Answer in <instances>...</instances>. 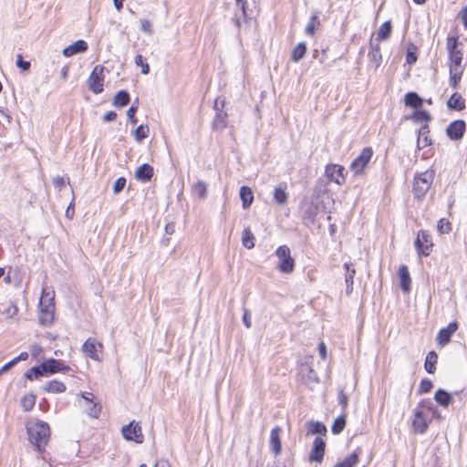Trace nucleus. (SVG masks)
I'll use <instances>...</instances> for the list:
<instances>
[{"label": "nucleus", "mask_w": 467, "mask_h": 467, "mask_svg": "<svg viewBox=\"0 0 467 467\" xmlns=\"http://www.w3.org/2000/svg\"><path fill=\"white\" fill-rule=\"evenodd\" d=\"M26 432L30 443L36 447V451L39 452L45 451L50 438L49 425L42 420L28 423Z\"/></svg>", "instance_id": "obj_1"}, {"label": "nucleus", "mask_w": 467, "mask_h": 467, "mask_svg": "<svg viewBox=\"0 0 467 467\" xmlns=\"http://www.w3.org/2000/svg\"><path fill=\"white\" fill-rule=\"evenodd\" d=\"M54 291H47V288L42 289V295L39 301V322L42 325L48 326L54 320Z\"/></svg>", "instance_id": "obj_2"}, {"label": "nucleus", "mask_w": 467, "mask_h": 467, "mask_svg": "<svg viewBox=\"0 0 467 467\" xmlns=\"http://www.w3.org/2000/svg\"><path fill=\"white\" fill-rule=\"evenodd\" d=\"M434 176L435 171L433 170H426L415 175L413 192L417 199H421L425 196L433 182Z\"/></svg>", "instance_id": "obj_3"}, {"label": "nucleus", "mask_w": 467, "mask_h": 467, "mask_svg": "<svg viewBox=\"0 0 467 467\" xmlns=\"http://www.w3.org/2000/svg\"><path fill=\"white\" fill-rule=\"evenodd\" d=\"M462 46L459 42V37L455 36H449L446 41V48L449 53V67H462V62L463 58L462 49L460 47Z\"/></svg>", "instance_id": "obj_4"}, {"label": "nucleus", "mask_w": 467, "mask_h": 467, "mask_svg": "<svg viewBox=\"0 0 467 467\" xmlns=\"http://www.w3.org/2000/svg\"><path fill=\"white\" fill-rule=\"evenodd\" d=\"M279 259L278 269L282 273H291L295 268V261L291 257V252L287 245H281L275 251Z\"/></svg>", "instance_id": "obj_5"}, {"label": "nucleus", "mask_w": 467, "mask_h": 467, "mask_svg": "<svg viewBox=\"0 0 467 467\" xmlns=\"http://www.w3.org/2000/svg\"><path fill=\"white\" fill-rule=\"evenodd\" d=\"M415 249L420 256H429L432 252L431 236L428 231L420 230L414 243Z\"/></svg>", "instance_id": "obj_6"}, {"label": "nucleus", "mask_w": 467, "mask_h": 467, "mask_svg": "<svg viewBox=\"0 0 467 467\" xmlns=\"http://www.w3.org/2000/svg\"><path fill=\"white\" fill-rule=\"evenodd\" d=\"M105 67L101 65H97L88 78V88L95 94H99L103 91V72Z\"/></svg>", "instance_id": "obj_7"}, {"label": "nucleus", "mask_w": 467, "mask_h": 467, "mask_svg": "<svg viewBox=\"0 0 467 467\" xmlns=\"http://www.w3.org/2000/svg\"><path fill=\"white\" fill-rule=\"evenodd\" d=\"M373 151L371 148H364L361 153L351 162L350 170L354 172L355 175L361 174L364 169L368 164Z\"/></svg>", "instance_id": "obj_8"}, {"label": "nucleus", "mask_w": 467, "mask_h": 467, "mask_svg": "<svg viewBox=\"0 0 467 467\" xmlns=\"http://www.w3.org/2000/svg\"><path fill=\"white\" fill-rule=\"evenodd\" d=\"M83 400L82 407L85 409V412L92 417L98 419L101 411V407L98 402L94 401V395L90 392L81 393Z\"/></svg>", "instance_id": "obj_9"}, {"label": "nucleus", "mask_w": 467, "mask_h": 467, "mask_svg": "<svg viewBox=\"0 0 467 467\" xmlns=\"http://www.w3.org/2000/svg\"><path fill=\"white\" fill-rule=\"evenodd\" d=\"M123 437L128 441H133L137 443L143 441V434L140 426L138 423L131 421L121 429Z\"/></svg>", "instance_id": "obj_10"}, {"label": "nucleus", "mask_w": 467, "mask_h": 467, "mask_svg": "<svg viewBox=\"0 0 467 467\" xmlns=\"http://www.w3.org/2000/svg\"><path fill=\"white\" fill-rule=\"evenodd\" d=\"M326 441L321 437H317L312 445L308 461L310 462L321 463L324 459Z\"/></svg>", "instance_id": "obj_11"}, {"label": "nucleus", "mask_w": 467, "mask_h": 467, "mask_svg": "<svg viewBox=\"0 0 467 467\" xmlns=\"http://www.w3.org/2000/svg\"><path fill=\"white\" fill-rule=\"evenodd\" d=\"M344 170V167L341 165L328 164L326 166L325 174L330 182L342 185L345 182Z\"/></svg>", "instance_id": "obj_12"}, {"label": "nucleus", "mask_w": 467, "mask_h": 467, "mask_svg": "<svg viewBox=\"0 0 467 467\" xmlns=\"http://www.w3.org/2000/svg\"><path fill=\"white\" fill-rule=\"evenodd\" d=\"M431 420H428L422 410L416 409L412 420V428L414 432L423 434L428 430Z\"/></svg>", "instance_id": "obj_13"}, {"label": "nucleus", "mask_w": 467, "mask_h": 467, "mask_svg": "<svg viewBox=\"0 0 467 467\" xmlns=\"http://www.w3.org/2000/svg\"><path fill=\"white\" fill-rule=\"evenodd\" d=\"M465 129L466 124L464 120L457 119L449 124L446 133L451 140H459L463 137Z\"/></svg>", "instance_id": "obj_14"}, {"label": "nucleus", "mask_w": 467, "mask_h": 467, "mask_svg": "<svg viewBox=\"0 0 467 467\" xmlns=\"http://www.w3.org/2000/svg\"><path fill=\"white\" fill-rule=\"evenodd\" d=\"M41 365L42 370L45 372V375H51L57 372H66L70 369L69 367L64 365L61 360L55 358L47 359Z\"/></svg>", "instance_id": "obj_15"}, {"label": "nucleus", "mask_w": 467, "mask_h": 467, "mask_svg": "<svg viewBox=\"0 0 467 467\" xmlns=\"http://www.w3.org/2000/svg\"><path fill=\"white\" fill-rule=\"evenodd\" d=\"M103 346L99 343L95 338H88L82 346V351L93 360H99L98 352L101 351Z\"/></svg>", "instance_id": "obj_16"}, {"label": "nucleus", "mask_w": 467, "mask_h": 467, "mask_svg": "<svg viewBox=\"0 0 467 467\" xmlns=\"http://www.w3.org/2000/svg\"><path fill=\"white\" fill-rule=\"evenodd\" d=\"M458 329L457 322L450 323L446 327L441 328L436 337L437 343L441 346H445L451 341V336Z\"/></svg>", "instance_id": "obj_17"}, {"label": "nucleus", "mask_w": 467, "mask_h": 467, "mask_svg": "<svg viewBox=\"0 0 467 467\" xmlns=\"http://www.w3.org/2000/svg\"><path fill=\"white\" fill-rule=\"evenodd\" d=\"M287 185L285 182L279 183L274 189L273 200L279 206H285L288 202Z\"/></svg>", "instance_id": "obj_18"}, {"label": "nucleus", "mask_w": 467, "mask_h": 467, "mask_svg": "<svg viewBox=\"0 0 467 467\" xmlns=\"http://www.w3.org/2000/svg\"><path fill=\"white\" fill-rule=\"evenodd\" d=\"M88 47L87 42L80 39V40L76 41L72 45H69L67 47H65L62 51V54L65 57H72L74 55L87 51Z\"/></svg>", "instance_id": "obj_19"}, {"label": "nucleus", "mask_w": 467, "mask_h": 467, "mask_svg": "<svg viewBox=\"0 0 467 467\" xmlns=\"http://www.w3.org/2000/svg\"><path fill=\"white\" fill-rule=\"evenodd\" d=\"M282 431V429L279 426H275L271 431L270 435V448L272 451L278 455L281 452V440H280V433Z\"/></svg>", "instance_id": "obj_20"}, {"label": "nucleus", "mask_w": 467, "mask_h": 467, "mask_svg": "<svg viewBox=\"0 0 467 467\" xmlns=\"http://www.w3.org/2000/svg\"><path fill=\"white\" fill-rule=\"evenodd\" d=\"M153 176V168L148 164L144 163L139 166L135 172V178L142 182H146L150 181Z\"/></svg>", "instance_id": "obj_21"}, {"label": "nucleus", "mask_w": 467, "mask_h": 467, "mask_svg": "<svg viewBox=\"0 0 467 467\" xmlns=\"http://www.w3.org/2000/svg\"><path fill=\"white\" fill-rule=\"evenodd\" d=\"M399 275L400 278V288L404 292H410V275L407 265H402L399 268Z\"/></svg>", "instance_id": "obj_22"}, {"label": "nucleus", "mask_w": 467, "mask_h": 467, "mask_svg": "<svg viewBox=\"0 0 467 467\" xmlns=\"http://www.w3.org/2000/svg\"><path fill=\"white\" fill-rule=\"evenodd\" d=\"M43 391L47 393L59 394L66 391V385L58 380H50L42 387Z\"/></svg>", "instance_id": "obj_23"}, {"label": "nucleus", "mask_w": 467, "mask_h": 467, "mask_svg": "<svg viewBox=\"0 0 467 467\" xmlns=\"http://www.w3.org/2000/svg\"><path fill=\"white\" fill-rule=\"evenodd\" d=\"M352 264L345 263L344 267L347 270L346 275H345V282H346V292L348 295L351 294L353 291V284H354V277L356 275L355 268L351 267Z\"/></svg>", "instance_id": "obj_24"}, {"label": "nucleus", "mask_w": 467, "mask_h": 467, "mask_svg": "<svg viewBox=\"0 0 467 467\" xmlns=\"http://www.w3.org/2000/svg\"><path fill=\"white\" fill-rule=\"evenodd\" d=\"M405 105L419 109L422 107L423 99L416 92H409L404 98Z\"/></svg>", "instance_id": "obj_25"}, {"label": "nucleus", "mask_w": 467, "mask_h": 467, "mask_svg": "<svg viewBox=\"0 0 467 467\" xmlns=\"http://www.w3.org/2000/svg\"><path fill=\"white\" fill-rule=\"evenodd\" d=\"M447 106L451 109L461 111L465 109V102L462 95L456 92L450 97Z\"/></svg>", "instance_id": "obj_26"}, {"label": "nucleus", "mask_w": 467, "mask_h": 467, "mask_svg": "<svg viewBox=\"0 0 467 467\" xmlns=\"http://www.w3.org/2000/svg\"><path fill=\"white\" fill-rule=\"evenodd\" d=\"M240 199L244 209H248L251 206L254 201V193L250 187L242 186L240 188Z\"/></svg>", "instance_id": "obj_27"}, {"label": "nucleus", "mask_w": 467, "mask_h": 467, "mask_svg": "<svg viewBox=\"0 0 467 467\" xmlns=\"http://www.w3.org/2000/svg\"><path fill=\"white\" fill-rule=\"evenodd\" d=\"M434 400L438 404L444 408H447L452 402L451 395L442 389H439L435 392Z\"/></svg>", "instance_id": "obj_28"}, {"label": "nucleus", "mask_w": 467, "mask_h": 467, "mask_svg": "<svg viewBox=\"0 0 467 467\" xmlns=\"http://www.w3.org/2000/svg\"><path fill=\"white\" fill-rule=\"evenodd\" d=\"M306 429L307 433L312 435H326L327 431L326 426L322 422L314 420H310L306 423Z\"/></svg>", "instance_id": "obj_29"}, {"label": "nucleus", "mask_w": 467, "mask_h": 467, "mask_svg": "<svg viewBox=\"0 0 467 467\" xmlns=\"http://www.w3.org/2000/svg\"><path fill=\"white\" fill-rule=\"evenodd\" d=\"M320 25L319 23V12L314 11L311 15L310 20L306 26V35L313 36L315 35L317 27Z\"/></svg>", "instance_id": "obj_30"}, {"label": "nucleus", "mask_w": 467, "mask_h": 467, "mask_svg": "<svg viewBox=\"0 0 467 467\" xmlns=\"http://www.w3.org/2000/svg\"><path fill=\"white\" fill-rule=\"evenodd\" d=\"M391 32H392V26H391L390 21L384 22L380 26V27L379 28V30L377 32L376 40L378 42L387 40L390 36Z\"/></svg>", "instance_id": "obj_31"}, {"label": "nucleus", "mask_w": 467, "mask_h": 467, "mask_svg": "<svg viewBox=\"0 0 467 467\" xmlns=\"http://www.w3.org/2000/svg\"><path fill=\"white\" fill-rule=\"evenodd\" d=\"M438 360V355L435 351H430L425 359L424 368L430 374H433L436 371V364Z\"/></svg>", "instance_id": "obj_32"}, {"label": "nucleus", "mask_w": 467, "mask_h": 467, "mask_svg": "<svg viewBox=\"0 0 467 467\" xmlns=\"http://www.w3.org/2000/svg\"><path fill=\"white\" fill-rule=\"evenodd\" d=\"M370 49L368 51V57L371 61H373L376 64V67H379L381 62V53H380V47L379 45L374 44L372 39L369 42Z\"/></svg>", "instance_id": "obj_33"}, {"label": "nucleus", "mask_w": 467, "mask_h": 467, "mask_svg": "<svg viewBox=\"0 0 467 467\" xmlns=\"http://www.w3.org/2000/svg\"><path fill=\"white\" fill-rule=\"evenodd\" d=\"M429 132L430 130L428 125H424L419 130L418 147L420 149L431 144V140L428 137Z\"/></svg>", "instance_id": "obj_34"}, {"label": "nucleus", "mask_w": 467, "mask_h": 467, "mask_svg": "<svg viewBox=\"0 0 467 467\" xmlns=\"http://www.w3.org/2000/svg\"><path fill=\"white\" fill-rule=\"evenodd\" d=\"M130 99V94L126 90H119L114 96L113 105L123 108L129 104Z\"/></svg>", "instance_id": "obj_35"}, {"label": "nucleus", "mask_w": 467, "mask_h": 467, "mask_svg": "<svg viewBox=\"0 0 467 467\" xmlns=\"http://www.w3.org/2000/svg\"><path fill=\"white\" fill-rule=\"evenodd\" d=\"M450 68V85L457 88L462 75V67H449Z\"/></svg>", "instance_id": "obj_36"}, {"label": "nucleus", "mask_w": 467, "mask_h": 467, "mask_svg": "<svg viewBox=\"0 0 467 467\" xmlns=\"http://www.w3.org/2000/svg\"><path fill=\"white\" fill-rule=\"evenodd\" d=\"M254 236L249 227L245 228L242 233V244L247 249L254 247Z\"/></svg>", "instance_id": "obj_37"}, {"label": "nucleus", "mask_w": 467, "mask_h": 467, "mask_svg": "<svg viewBox=\"0 0 467 467\" xmlns=\"http://www.w3.org/2000/svg\"><path fill=\"white\" fill-rule=\"evenodd\" d=\"M306 53V46L304 42H300L296 45V47L292 51L291 59L294 62H298L301 60Z\"/></svg>", "instance_id": "obj_38"}, {"label": "nucleus", "mask_w": 467, "mask_h": 467, "mask_svg": "<svg viewBox=\"0 0 467 467\" xmlns=\"http://www.w3.org/2000/svg\"><path fill=\"white\" fill-rule=\"evenodd\" d=\"M192 192L200 199H205L207 195V184L202 181H198L192 186Z\"/></svg>", "instance_id": "obj_39"}, {"label": "nucleus", "mask_w": 467, "mask_h": 467, "mask_svg": "<svg viewBox=\"0 0 467 467\" xmlns=\"http://www.w3.org/2000/svg\"><path fill=\"white\" fill-rule=\"evenodd\" d=\"M358 462V453L357 451L349 454L344 461L338 462L334 467H354Z\"/></svg>", "instance_id": "obj_40"}, {"label": "nucleus", "mask_w": 467, "mask_h": 467, "mask_svg": "<svg viewBox=\"0 0 467 467\" xmlns=\"http://www.w3.org/2000/svg\"><path fill=\"white\" fill-rule=\"evenodd\" d=\"M36 404V396L33 393H28L21 399V406L26 411L31 410Z\"/></svg>", "instance_id": "obj_41"}, {"label": "nucleus", "mask_w": 467, "mask_h": 467, "mask_svg": "<svg viewBox=\"0 0 467 467\" xmlns=\"http://www.w3.org/2000/svg\"><path fill=\"white\" fill-rule=\"evenodd\" d=\"M226 117L227 114L223 110H220L216 113L214 120L213 122V126L214 129L223 130L226 127Z\"/></svg>", "instance_id": "obj_42"}, {"label": "nucleus", "mask_w": 467, "mask_h": 467, "mask_svg": "<svg viewBox=\"0 0 467 467\" xmlns=\"http://www.w3.org/2000/svg\"><path fill=\"white\" fill-rule=\"evenodd\" d=\"M410 119L416 122H428L431 119V117L428 111L419 109L413 112Z\"/></svg>", "instance_id": "obj_43"}, {"label": "nucleus", "mask_w": 467, "mask_h": 467, "mask_svg": "<svg viewBox=\"0 0 467 467\" xmlns=\"http://www.w3.org/2000/svg\"><path fill=\"white\" fill-rule=\"evenodd\" d=\"M43 376H45V372L42 370V365L35 366L25 373V377L29 380L38 379Z\"/></svg>", "instance_id": "obj_44"}, {"label": "nucleus", "mask_w": 467, "mask_h": 467, "mask_svg": "<svg viewBox=\"0 0 467 467\" xmlns=\"http://www.w3.org/2000/svg\"><path fill=\"white\" fill-rule=\"evenodd\" d=\"M346 426V417L344 415H341L337 417L331 427V431L334 434H339Z\"/></svg>", "instance_id": "obj_45"}, {"label": "nucleus", "mask_w": 467, "mask_h": 467, "mask_svg": "<svg viewBox=\"0 0 467 467\" xmlns=\"http://www.w3.org/2000/svg\"><path fill=\"white\" fill-rule=\"evenodd\" d=\"M149 127L147 125H140L134 130V137L138 142H141L144 139L148 137L149 134Z\"/></svg>", "instance_id": "obj_46"}, {"label": "nucleus", "mask_w": 467, "mask_h": 467, "mask_svg": "<svg viewBox=\"0 0 467 467\" xmlns=\"http://www.w3.org/2000/svg\"><path fill=\"white\" fill-rule=\"evenodd\" d=\"M437 230L440 234H449L451 231V223L444 218L439 220L437 224Z\"/></svg>", "instance_id": "obj_47"}, {"label": "nucleus", "mask_w": 467, "mask_h": 467, "mask_svg": "<svg viewBox=\"0 0 467 467\" xmlns=\"http://www.w3.org/2000/svg\"><path fill=\"white\" fill-rule=\"evenodd\" d=\"M417 409H420V410H422L423 412L426 410V411H431L432 412V414L434 416H437L438 418L440 417L438 414H437V411L436 410L434 409L433 407V404L431 403V400H421L419 404H418V407Z\"/></svg>", "instance_id": "obj_48"}, {"label": "nucleus", "mask_w": 467, "mask_h": 467, "mask_svg": "<svg viewBox=\"0 0 467 467\" xmlns=\"http://www.w3.org/2000/svg\"><path fill=\"white\" fill-rule=\"evenodd\" d=\"M134 61L138 67H141L142 74L146 75L150 72V66L147 62L144 61L143 57L141 55H137L135 57Z\"/></svg>", "instance_id": "obj_49"}, {"label": "nucleus", "mask_w": 467, "mask_h": 467, "mask_svg": "<svg viewBox=\"0 0 467 467\" xmlns=\"http://www.w3.org/2000/svg\"><path fill=\"white\" fill-rule=\"evenodd\" d=\"M433 385H432V382L431 379H423L421 381H420V387H419V389H418V392L420 394H422V393H428L429 391H431V389H432Z\"/></svg>", "instance_id": "obj_50"}, {"label": "nucleus", "mask_w": 467, "mask_h": 467, "mask_svg": "<svg viewBox=\"0 0 467 467\" xmlns=\"http://www.w3.org/2000/svg\"><path fill=\"white\" fill-rule=\"evenodd\" d=\"M18 313V307L16 304L10 303V305L3 311L6 318H14Z\"/></svg>", "instance_id": "obj_51"}, {"label": "nucleus", "mask_w": 467, "mask_h": 467, "mask_svg": "<svg viewBox=\"0 0 467 467\" xmlns=\"http://www.w3.org/2000/svg\"><path fill=\"white\" fill-rule=\"evenodd\" d=\"M125 185H126V179L124 177L118 178L115 181L114 185H113V192L115 194L119 193L124 189Z\"/></svg>", "instance_id": "obj_52"}, {"label": "nucleus", "mask_w": 467, "mask_h": 467, "mask_svg": "<svg viewBox=\"0 0 467 467\" xmlns=\"http://www.w3.org/2000/svg\"><path fill=\"white\" fill-rule=\"evenodd\" d=\"M16 66L20 67L22 70L26 71L30 67L29 61H24L21 54H18L16 57Z\"/></svg>", "instance_id": "obj_53"}, {"label": "nucleus", "mask_w": 467, "mask_h": 467, "mask_svg": "<svg viewBox=\"0 0 467 467\" xmlns=\"http://www.w3.org/2000/svg\"><path fill=\"white\" fill-rule=\"evenodd\" d=\"M140 30L148 35L152 34L151 24L147 19L140 20Z\"/></svg>", "instance_id": "obj_54"}, {"label": "nucleus", "mask_w": 467, "mask_h": 467, "mask_svg": "<svg viewBox=\"0 0 467 467\" xmlns=\"http://www.w3.org/2000/svg\"><path fill=\"white\" fill-rule=\"evenodd\" d=\"M138 107L135 105H132L128 110H127V117L129 118L130 121L133 124L137 122V119L135 117V114L137 112Z\"/></svg>", "instance_id": "obj_55"}, {"label": "nucleus", "mask_w": 467, "mask_h": 467, "mask_svg": "<svg viewBox=\"0 0 467 467\" xmlns=\"http://www.w3.org/2000/svg\"><path fill=\"white\" fill-rule=\"evenodd\" d=\"M338 402L342 406L343 409L348 406V396L345 394L343 389L338 391Z\"/></svg>", "instance_id": "obj_56"}, {"label": "nucleus", "mask_w": 467, "mask_h": 467, "mask_svg": "<svg viewBox=\"0 0 467 467\" xmlns=\"http://www.w3.org/2000/svg\"><path fill=\"white\" fill-rule=\"evenodd\" d=\"M243 322L247 328H250L252 327L250 312L246 308H244V310Z\"/></svg>", "instance_id": "obj_57"}, {"label": "nucleus", "mask_w": 467, "mask_h": 467, "mask_svg": "<svg viewBox=\"0 0 467 467\" xmlns=\"http://www.w3.org/2000/svg\"><path fill=\"white\" fill-rule=\"evenodd\" d=\"M406 61L408 64H414L417 61L416 53L414 51H411L410 49H408L406 55Z\"/></svg>", "instance_id": "obj_58"}, {"label": "nucleus", "mask_w": 467, "mask_h": 467, "mask_svg": "<svg viewBox=\"0 0 467 467\" xmlns=\"http://www.w3.org/2000/svg\"><path fill=\"white\" fill-rule=\"evenodd\" d=\"M53 184L55 185L56 188L60 190L61 188H63L66 185V181H65L64 177L57 176L53 179Z\"/></svg>", "instance_id": "obj_59"}, {"label": "nucleus", "mask_w": 467, "mask_h": 467, "mask_svg": "<svg viewBox=\"0 0 467 467\" xmlns=\"http://www.w3.org/2000/svg\"><path fill=\"white\" fill-rule=\"evenodd\" d=\"M102 119L105 122L114 121L117 119V114L114 111H108Z\"/></svg>", "instance_id": "obj_60"}, {"label": "nucleus", "mask_w": 467, "mask_h": 467, "mask_svg": "<svg viewBox=\"0 0 467 467\" xmlns=\"http://www.w3.org/2000/svg\"><path fill=\"white\" fill-rule=\"evenodd\" d=\"M305 216L308 218L311 222H314L316 217V208L309 207L307 210H306Z\"/></svg>", "instance_id": "obj_61"}, {"label": "nucleus", "mask_w": 467, "mask_h": 467, "mask_svg": "<svg viewBox=\"0 0 467 467\" xmlns=\"http://www.w3.org/2000/svg\"><path fill=\"white\" fill-rule=\"evenodd\" d=\"M16 364V361H14L13 359L10 360L9 362H7L5 365H4L1 368H0V375H2L3 373L6 372L7 370L11 369L13 367H15Z\"/></svg>", "instance_id": "obj_62"}, {"label": "nucleus", "mask_w": 467, "mask_h": 467, "mask_svg": "<svg viewBox=\"0 0 467 467\" xmlns=\"http://www.w3.org/2000/svg\"><path fill=\"white\" fill-rule=\"evenodd\" d=\"M460 16L464 28L467 29V5L462 9Z\"/></svg>", "instance_id": "obj_63"}, {"label": "nucleus", "mask_w": 467, "mask_h": 467, "mask_svg": "<svg viewBox=\"0 0 467 467\" xmlns=\"http://www.w3.org/2000/svg\"><path fill=\"white\" fill-rule=\"evenodd\" d=\"M28 353L27 352H21L16 358H13L14 361H16V364H17L19 361H24L28 358Z\"/></svg>", "instance_id": "obj_64"}]
</instances>
